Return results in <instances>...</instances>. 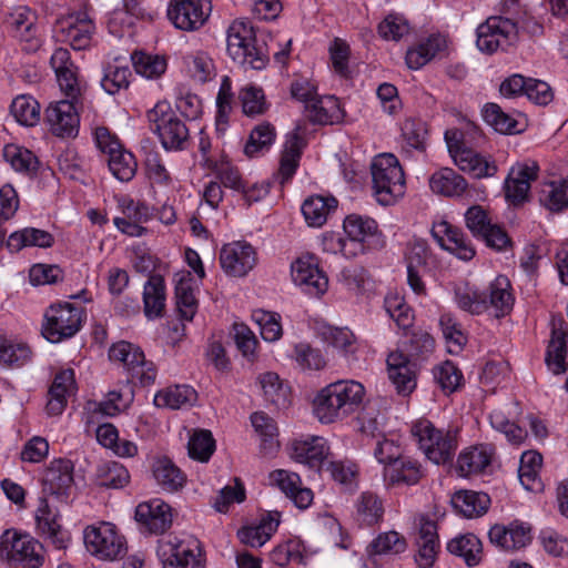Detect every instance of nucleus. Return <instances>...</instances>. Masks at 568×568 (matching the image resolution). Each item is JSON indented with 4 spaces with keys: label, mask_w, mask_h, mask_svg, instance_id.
Wrapping results in <instances>:
<instances>
[{
    "label": "nucleus",
    "mask_w": 568,
    "mask_h": 568,
    "mask_svg": "<svg viewBox=\"0 0 568 568\" xmlns=\"http://www.w3.org/2000/svg\"><path fill=\"white\" fill-rule=\"evenodd\" d=\"M407 548L406 539L397 531L390 530L379 534L367 547L369 556L386 555V554H400Z\"/></svg>",
    "instance_id": "obj_48"
},
{
    "label": "nucleus",
    "mask_w": 568,
    "mask_h": 568,
    "mask_svg": "<svg viewBox=\"0 0 568 568\" xmlns=\"http://www.w3.org/2000/svg\"><path fill=\"white\" fill-rule=\"evenodd\" d=\"M227 53L245 69L262 70L268 62L266 44L258 42L250 22L236 20L227 28Z\"/></svg>",
    "instance_id": "obj_3"
},
{
    "label": "nucleus",
    "mask_w": 568,
    "mask_h": 568,
    "mask_svg": "<svg viewBox=\"0 0 568 568\" xmlns=\"http://www.w3.org/2000/svg\"><path fill=\"white\" fill-rule=\"evenodd\" d=\"M385 307L399 328L407 329L413 325V310L398 296L386 297Z\"/></svg>",
    "instance_id": "obj_61"
},
{
    "label": "nucleus",
    "mask_w": 568,
    "mask_h": 568,
    "mask_svg": "<svg viewBox=\"0 0 568 568\" xmlns=\"http://www.w3.org/2000/svg\"><path fill=\"white\" fill-rule=\"evenodd\" d=\"M75 389L74 372L71 368L58 373L49 388V399L45 406L50 416L61 415L67 406V397Z\"/></svg>",
    "instance_id": "obj_23"
},
{
    "label": "nucleus",
    "mask_w": 568,
    "mask_h": 568,
    "mask_svg": "<svg viewBox=\"0 0 568 568\" xmlns=\"http://www.w3.org/2000/svg\"><path fill=\"white\" fill-rule=\"evenodd\" d=\"M3 156L16 171L29 173L37 170L38 160L33 153L27 149L9 144L3 149Z\"/></svg>",
    "instance_id": "obj_55"
},
{
    "label": "nucleus",
    "mask_w": 568,
    "mask_h": 568,
    "mask_svg": "<svg viewBox=\"0 0 568 568\" xmlns=\"http://www.w3.org/2000/svg\"><path fill=\"white\" fill-rule=\"evenodd\" d=\"M491 462V453L485 446H475L458 457V471L462 476L483 471Z\"/></svg>",
    "instance_id": "obj_43"
},
{
    "label": "nucleus",
    "mask_w": 568,
    "mask_h": 568,
    "mask_svg": "<svg viewBox=\"0 0 568 568\" xmlns=\"http://www.w3.org/2000/svg\"><path fill=\"white\" fill-rule=\"evenodd\" d=\"M133 65L136 73L148 79L160 77L166 69V62L163 58L144 53L133 57Z\"/></svg>",
    "instance_id": "obj_62"
},
{
    "label": "nucleus",
    "mask_w": 568,
    "mask_h": 568,
    "mask_svg": "<svg viewBox=\"0 0 568 568\" xmlns=\"http://www.w3.org/2000/svg\"><path fill=\"white\" fill-rule=\"evenodd\" d=\"M31 351L26 344L3 342L0 344V364L21 366L30 359Z\"/></svg>",
    "instance_id": "obj_63"
},
{
    "label": "nucleus",
    "mask_w": 568,
    "mask_h": 568,
    "mask_svg": "<svg viewBox=\"0 0 568 568\" xmlns=\"http://www.w3.org/2000/svg\"><path fill=\"white\" fill-rule=\"evenodd\" d=\"M176 308L181 318L192 321L197 311V301L189 281L180 280L175 286Z\"/></svg>",
    "instance_id": "obj_56"
},
{
    "label": "nucleus",
    "mask_w": 568,
    "mask_h": 568,
    "mask_svg": "<svg viewBox=\"0 0 568 568\" xmlns=\"http://www.w3.org/2000/svg\"><path fill=\"white\" fill-rule=\"evenodd\" d=\"M455 301L458 307L473 315L483 314L488 310L487 294L469 288H456Z\"/></svg>",
    "instance_id": "obj_52"
},
{
    "label": "nucleus",
    "mask_w": 568,
    "mask_h": 568,
    "mask_svg": "<svg viewBox=\"0 0 568 568\" xmlns=\"http://www.w3.org/2000/svg\"><path fill=\"white\" fill-rule=\"evenodd\" d=\"M53 241L52 234L44 230L26 227L21 231L13 232L9 236L7 245L11 251L19 252L26 246L51 247Z\"/></svg>",
    "instance_id": "obj_37"
},
{
    "label": "nucleus",
    "mask_w": 568,
    "mask_h": 568,
    "mask_svg": "<svg viewBox=\"0 0 568 568\" xmlns=\"http://www.w3.org/2000/svg\"><path fill=\"white\" fill-rule=\"evenodd\" d=\"M10 110L14 119L23 125H34L40 119V104L30 95L17 97Z\"/></svg>",
    "instance_id": "obj_49"
},
{
    "label": "nucleus",
    "mask_w": 568,
    "mask_h": 568,
    "mask_svg": "<svg viewBox=\"0 0 568 568\" xmlns=\"http://www.w3.org/2000/svg\"><path fill=\"white\" fill-rule=\"evenodd\" d=\"M448 552L462 557L468 567L477 566L483 558V545L474 534L458 535L446 546Z\"/></svg>",
    "instance_id": "obj_29"
},
{
    "label": "nucleus",
    "mask_w": 568,
    "mask_h": 568,
    "mask_svg": "<svg viewBox=\"0 0 568 568\" xmlns=\"http://www.w3.org/2000/svg\"><path fill=\"white\" fill-rule=\"evenodd\" d=\"M333 395L336 398V406L339 407L344 418L356 412L364 399L365 388L356 381H337L331 383Z\"/></svg>",
    "instance_id": "obj_26"
},
{
    "label": "nucleus",
    "mask_w": 568,
    "mask_h": 568,
    "mask_svg": "<svg viewBox=\"0 0 568 568\" xmlns=\"http://www.w3.org/2000/svg\"><path fill=\"white\" fill-rule=\"evenodd\" d=\"M260 382L266 400L277 407L286 405L287 388L282 384L277 374L265 373L261 376Z\"/></svg>",
    "instance_id": "obj_58"
},
{
    "label": "nucleus",
    "mask_w": 568,
    "mask_h": 568,
    "mask_svg": "<svg viewBox=\"0 0 568 568\" xmlns=\"http://www.w3.org/2000/svg\"><path fill=\"white\" fill-rule=\"evenodd\" d=\"M454 508L467 518H475L487 513L490 498L485 493L460 490L452 497Z\"/></svg>",
    "instance_id": "obj_28"
},
{
    "label": "nucleus",
    "mask_w": 568,
    "mask_h": 568,
    "mask_svg": "<svg viewBox=\"0 0 568 568\" xmlns=\"http://www.w3.org/2000/svg\"><path fill=\"white\" fill-rule=\"evenodd\" d=\"M343 227L349 241L361 244L362 250H364L363 243L374 236L378 230L374 219L356 214L346 216Z\"/></svg>",
    "instance_id": "obj_39"
},
{
    "label": "nucleus",
    "mask_w": 568,
    "mask_h": 568,
    "mask_svg": "<svg viewBox=\"0 0 568 568\" xmlns=\"http://www.w3.org/2000/svg\"><path fill=\"white\" fill-rule=\"evenodd\" d=\"M184 63L189 75L196 82L205 83L216 74L214 62L206 52L189 54L184 58Z\"/></svg>",
    "instance_id": "obj_44"
},
{
    "label": "nucleus",
    "mask_w": 568,
    "mask_h": 568,
    "mask_svg": "<svg viewBox=\"0 0 568 568\" xmlns=\"http://www.w3.org/2000/svg\"><path fill=\"white\" fill-rule=\"evenodd\" d=\"M337 207V200L333 196H310L302 204V213L310 226H322L328 214Z\"/></svg>",
    "instance_id": "obj_34"
},
{
    "label": "nucleus",
    "mask_w": 568,
    "mask_h": 568,
    "mask_svg": "<svg viewBox=\"0 0 568 568\" xmlns=\"http://www.w3.org/2000/svg\"><path fill=\"white\" fill-rule=\"evenodd\" d=\"M416 545L418 548L416 562L420 568H430L439 549L437 525L435 521L429 519L422 520Z\"/></svg>",
    "instance_id": "obj_25"
},
{
    "label": "nucleus",
    "mask_w": 568,
    "mask_h": 568,
    "mask_svg": "<svg viewBox=\"0 0 568 568\" xmlns=\"http://www.w3.org/2000/svg\"><path fill=\"white\" fill-rule=\"evenodd\" d=\"M144 313L148 318L162 317L165 307V285L161 275H151L143 291Z\"/></svg>",
    "instance_id": "obj_30"
},
{
    "label": "nucleus",
    "mask_w": 568,
    "mask_h": 568,
    "mask_svg": "<svg viewBox=\"0 0 568 568\" xmlns=\"http://www.w3.org/2000/svg\"><path fill=\"white\" fill-rule=\"evenodd\" d=\"M135 519L152 534H163L172 525V513L169 504L161 499L141 503L135 509Z\"/></svg>",
    "instance_id": "obj_19"
},
{
    "label": "nucleus",
    "mask_w": 568,
    "mask_h": 568,
    "mask_svg": "<svg viewBox=\"0 0 568 568\" xmlns=\"http://www.w3.org/2000/svg\"><path fill=\"white\" fill-rule=\"evenodd\" d=\"M566 355V333L561 328L554 327L546 352L547 367L556 375L564 374L567 371Z\"/></svg>",
    "instance_id": "obj_36"
},
{
    "label": "nucleus",
    "mask_w": 568,
    "mask_h": 568,
    "mask_svg": "<svg viewBox=\"0 0 568 568\" xmlns=\"http://www.w3.org/2000/svg\"><path fill=\"white\" fill-rule=\"evenodd\" d=\"M156 483L168 491H178L186 480L182 470L166 457L158 458L152 466Z\"/></svg>",
    "instance_id": "obj_33"
},
{
    "label": "nucleus",
    "mask_w": 568,
    "mask_h": 568,
    "mask_svg": "<svg viewBox=\"0 0 568 568\" xmlns=\"http://www.w3.org/2000/svg\"><path fill=\"white\" fill-rule=\"evenodd\" d=\"M483 116L499 133L513 134L521 131L518 129L517 120L505 113L496 103H487L483 109Z\"/></svg>",
    "instance_id": "obj_47"
},
{
    "label": "nucleus",
    "mask_w": 568,
    "mask_h": 568,
    "mask_svg": "<svg viewBox=\"0 0 568 568\" xmlns=\"http://www.w3.org/2000/svg\"><path fill=\"white\" fill-rule=\"evenodd\" d=\"M150 129L166 151L187 148L190 131L185 122L165 102H159L148 112Z\"/></svg>",
    "instance_id": "obj_5"
},
{
    "label": "nucleus",
    "mask_w": 568,
    "mask_h": 568,
    "mask_svg": "<svg viewBox=\"0 0 568 568\" xmlns=\"http://www.w3.org/2000/svg\"><path fill=\"white\" fill-rule=\"evenodd\" d=\"M374 195L382 205H393L405 193L404 171L390 153L375 156L371 164Z\"/></svg>",
    "instance_id": "obj_4"
},
{
    "label": "nucleus",
    "mask_w": 568,
    "mask_h": 568,
    "mask_svg": "<svg viewBox=\"0 0 568 568\" xmlns=\"http://www.w3.org/2000/svg\"><path fill=\"white\" fill-rule=\"evenodd\" d=\"M253 320L258 325L261 336L266 342H275L282 336L280 315L260 310L253 313Z\"/></svg>",
    "instance_id": "obj_60"
},
{
    "label": "nucleus",
    "mask_w": 568,
    "mask_h": 568,
    "mask_svg": "<svg viewBox=\"0 0 568 568\" xmlns=\"http://www.w3.org/2000/svg\"><path fill=\"white\" fill-rule=\"evenodd\" d=\"M84 545L87 550L99 559L116 560L126 552V541L111 523H101L89 526L84 530Z\"/></svg>",
    "instance_id": "obj_9"
},
{
    "label": "nucleus",
    "mask_w": 568,
    "mask_h": 568,
    "mask_svg": "<svg viewBox=\"0 0 568 568\" xmlns=\"http://www.w3.org/2000/svg\"><path fill=\"white\" fill-rule=\"evenodd\" d=\"M434 379L443 392L450 394L462 385L463 374L450 361L437 365L433 369Z\"/></svg>",
    "instance_id": "obj_54"
},
{
    "label": "nucleus",
    "mask_w": 568,
    "mask_h": 568,
    "mask_svg": "<svg viewBox=\"0 0 568 568\" xmlns=\"http://www.w3.org/2000/svg\"><path fill=\"white\" fill-rule=\"evenodd\" d=\"M435 348L433 336L422 329L413 331L406 343L407 354L397 351L387 357L388 377L398 394L408 395L416 387V363L413 358L424 357Z\"/></svg>",
    "instance_id": "obj_1"
},
{
    "label": "nucleus",
    "mask_w": 568,
    "mask_h": 568,
    "mask_svg": "<svg viewBox=\"0 0 568 568\" xmlns=\"http://www.w3.org/2000/svg\"><path fill=\"white\" fill-rule=\"evenodd\" d=\"M329 447L323 437L313 436L305 440L294 442L291 457L307 465L312 469H322L328 458Z\"/></svg>",
    "instance_id": "obj_20"
},
{
    "label": "nucleus",
    "mask_w": 568,
    "mask_h": 568,
    "mask_svg": "<svg viewBox=\"0 0 568 568\" xmlns=\"http://www.w3.org/2000/svg\"><path fill=\"white\" fill-rule=\"evenodd\" d=\"M517 22L503 17H489L477 28V48L481 52L494 53L498 49L507 50L518 40Z\"/></svg>",
    "instance_id": "obj_10"
},
{
    "label": "nucleus",
    "mask_w": 568,
    "mask_h": 568,
    "mask_svg": "<svg viewBox=\"0 0 568 568\" xmlns=\"http://www.w3.org/2000/svg\"><path fill=\"white\" fill-rule=\"evenodd\" d=\"M483 140L479 128L474 124H468L466 131L449 129L445 132V141L455 164L477 179L493 176L497 172L494 163L474 150Z\"/></svg>",
    "instance_id": "obj_2"
},
{
    "label": "nucleus",
    "mask_w": 568,
    "mask_h": 568,
    "mask_svg": "<svg viewBox=\"0 0 568 568\" xmlns=\"http://www.w3.org/2000/svg\"><path fill=\"white\" fill-rule=\"evenodd\" d=\"M280 524V513L270 511L264 515L258 525L245 526L237 531V537L246 546H263L276 530Z\"/></svg>",
    "instance_id": "obj_27"
},
{
    "label": "nucleus",
    "mask_w": 568,
    "mask_h": 568,
    "mask_svg": "<svg viewBox=\"0 0 568 568\" xmlns=\"http://www.w3.org/2000/svg\"><path fill=\"white\" fill-rule=\"evenodd\" d=\"M314 414L322 424H332L344 419L341 408L336 406L329 384L322 388L314 398Z\"/></svg>",
    "instance_id": "obj_42"
},
{
    "label": "nucleus",
    "mask_w": 568,
    "mask_h": 568,
    "mask_svg": "<svg viewBox=\"0 0 568 568\" xmlns=\"http://www.w3.org/2000/svg\"><path fill=\"white\" fill-rule=\"evenodd\" d=\"M302 126L296 125L293 132L288 133L281 155L278 175L281 184L286 183L296 172L300 159L306 141L301 135Z\"/></svg>",
    "instance_id": "obj_21"
},
{
    "label": "nucleus",
    "mask_w": 568,
    "mask_h": 568,
    "mask_svg": "<svg viewBox=\"0 0 568 568\" xmlns=\"http://www.w3.org/2000/svg\"><path fill=\"white\" fill-rule=\"evenodd\" d=\"M43 546L28 534L7 529L0 539V559L12 568H39L42 566Z\"/></svg>",
    "instance_id": "obj_6"
},
{
    "label": "nucleus",
    "mask_w": 568,
    "mask_h": 568,
    "mask_svg": "<svg viewBox=\"0 0 568 568\" xmlns=\"http://www.w3.org/2000/svg\"><path fill=\"white\" fill-rule=\"evenodd\" d=\"M45 121L57 136L72 138L78 134L79 115L73 101L61 100L50 103L45 110Z\"/></svg>",
    "instance_id": "obj_14"
},
{
    "label": "nucleus",
    "mask_w": 568,
    "mask_h": 568,
    "mask_svg": "<svg viewBox=\"0 0 568 568\" xmlns=\"http://www.w3.org/2000/svg\"><path fill=\"white\" fill-rule=\"evenodd\" d=\"M156 554L163 568H204L200 556L194 554V548L175 536L161 539Z\"/></svg>",
    "instance_id": "obj_11"
},
{
    "label": "nucleus",
    "mask_w": 568,
    "mask_h": 568,
    "mask_svg": "<svg viewBox=\"0 0 568 568\" xmlns=\"http://www.w3.org/2000/svg\"><path fill=\"white\" fill-rule=\"evenodd\" d=\"M197 399V393L189 385H175L160 390L154 397L158 407L180 409L192 406Z\"/></svg>",
    "instance_id": "obj_32"
},
{
    "label": "nucleus",
    "mask_w": 568,
    "mask_h": 568,
    "mask_svg": "<svg viewBox=\"0 0 568 568\" xmlns=\"http://www.w3.org/2000/svg\"><path fill=\"white\" fill-rule=\"evenodd\" d=\"M538 165L532 163L513 166L505 181V195L514 205L524 203L528 199L531 181L537 179Z\"/></svg>",
    "instance_id": "obj_17"
},
{
    "label": "nucleus",
    "mask_w": 568,
    "mask_h": 568,
    "mask_svg": "<svg viewBox=\"0 0 568 568\" xmlns=\"http://www.w3.org/2000/svg\"><path fill=\"white\" fill-rule=\"evenodd\" d=\"M383 506L378 497L369 491L363 493L357 503V515L362 523L371 526L383 516Z\"/></svg>",
    "instance_id": "obj_59"
},
{
    "label": "nucleus",
    "mask_w": 568,
    "mask_h": 568,
    "mask_svg": "<svg viewBox=\"0 0 568 568\" xmlns=\"http://www.w3.org/2000/svg\"><path fill=\"white\" fill-rule=\"evenodd\" d=\"M95 26L87 12H75L61 22L62 40L70 43L73 50L90 47Z\"/></svg>",
    "instance_id": "obj_15"
},
{
    "label": "nucleus",
    "mask_w": 568,
    "mask_h": 568,
    "mask_svg": "<svg viewBox=\"0 0 568 568\" xmlns=\"http://www.w3.org/2000/svg\"><path fill=\"white\" fill-rule=\"evenodd\" d=\"M201 2L193 0H171L168 7V18L175 28L183 31L200 29L206 21Z\"/></svg>",
    "instance_id": "obj_16"
},
{
    "label": "nucleus",
    "mask_w": 568,
    "mask_h": 568,
    "mask_svg": "<svg viewBox=\"0 0 568 568\" xmlns=\"http://www.w3.org/2000/svg\"><path fill=\"white\" fill-rule=\"evenodd\" d=\"M108 165L113 176L121 182L131 181L138 169L134 155L123 148L108 156Z\"/></svg>",
    "instance_id": "obj_46"
},
{
    "label": "nucleus",
    "mask_w": 568,
    "mask_h": 568,
    "mask_svg": "<svg viewBox=\"0 0 568 568\" xmlns=\"http://www.w3.org/2000/svg\"><path fill=\"white\" fill-rule=\"evenodd\" d=\"M429 186L437 194L459 196L467 189V182L453 169L443 168L430 176Z\"/></svg>",
    "instance_id": "obj_31"
},
{
    "label": "nucleus",
    "mask_w": 568,
    "mask_h": 568,
    "mask_svg": "<svg viewBox=\"0 0 568 568\" xmlns=\"http://www.w3.org/2000/svg\"><path fill=\"white\" fill-rule=\"evenodd\" d=\"M98 484L101 487L120 489L130 483V474L128 469L118 462H106L99 466Z\"/></svg>",
    "instance_id": "obj_45"
},
{
    "label": "nucleus",
    "mask_w": 568,
    "mask_h": 568,
    "mask_svg": "<svg viewBox=\"0 0 568 568\" xmlns=\"http://www.w3.org/2000/svg\"><path fill=\"white\" fill-rule=\"evenodd\" d=\"M510 283L506 276H498L489 286L488 308L495 310V316H505L513 307L514 298L509 292Z\"/></svg>",
    "instance_id": "obj_38"
},
{
    "label": "nucleus",
    "mask_w": 568,
    "mask_h": 568,
    "mask_svg": "<svg viewBox=\"0 0 568 568\" xmlns=\"http://www.w3.org/2000/svg\"><path fill=\"white\" fill-rule=\"evenodd\" d=\"M432 233L443 248L454 253L458 258L469 261L475 256V248L466 234L448 222L436 224Z\"/></svg>",
    "instance_id": "obj_18"
},
{
    "label": "nucleus",
    "mask_w": 568,
    "mask_h": 568,
    "mask_svg": "<svg viewBox=\"0 0 568 568\" xmlns=\"http://www.w3.org/2000/svg\"><path fill=\"white\" fill-rule=\"evenodd\" d=\"M44 490L52 495L67 494L73 484V463L67 458L53 459L42 478Z\"/></svg>",
    "instance_id": "obj_22"
},
{
    "label": "nucleus",
    "mask_w": 568,
    "mask_h": 568,
    "mask_svg": "<svg viewBox=\"0 0 568 568\" xmlns=\"http://www.w3.org/2000/svg\"><path fill=\"white\" fill-rule=\"evenodd\" d=\"M37 528L39 532L48 538L57 549H65L70 539L67 530H63L57 521V515L50 509L44 498L40 499V505L36 513Z\"/></svg>",
    "instance_id": "obj_24"
},
{
    "label": "nucleus",
    "mask_w": 568,
    "mask_h": 568,
    "mask_svg": "<svg viewBox=\"0 0 568 568\" xmlns=\"http://www.w3.org/2000/svg\"><path fill=\"white\" fill-rule=\"evenodd\" d=\"M542 457L536 452L524 453L518 469L519 480L528 490H535L538 486V471L541 467Z\"/></svg>",
    "instance_id": "obj_51"
},
{
    "label": "nucleus",
    "mask_w": 568,
    "mask_h": 568,
    "mask_svg": "<svg viewBox=\"0 0 568 568\" xmlns=\"http://www.w3.org/2000/svg\"><path fill=\"white\" fill-rule=\"evenodd\" d=\"M275 129L271 123L256 125L244 146V152L248 156H254L257 152L267 149L275 139Z\"/></svg>",
    "instance_id": "obj_57"
},
{
    "label": "nucleus",
    "mask_w": 568,
    "mask_h": 568,
    "mask_svg": "<svg viewBox=\"0 0 568 568\" xmlns=\"http://www.w3.org/2000/svg\"><path fill=\"white\" fill-rule=\"evenodd\" d=\"M423 473L417 462L400 457L395 463L384 468V477L390 484L415 485L422 478Z\"/></svg>",
    "instance_id": "obj_35"
},
{
    "label": "nucleus",
    "mask_w": 568,
    "mask_h": 568,
    "mask_svg": "<svg viewBox=\"0 0 568 568\" xmlns=\"http://www.w3.org/2000/svg\"><path fill=\"white\" fill-rule=\"evenodd\" d=\"M189 456L205 463L215 450V440L207 429L195 430L187 443Z\"/></svg>",
    "instance_id": "obj_50"
},
{
    "label": "nucleus",
    "mask_w": 568,
    "mask_h": 568,
    "mask_svg": "<svg viewBox=\"0 0 568 568\" xmlns=\"http://www.w3.org/2000/svg\"><path fill=\"white\" fill-rule=\"evenodd\" d=\"M292 278L312 296L323 295L328 287V278L313 256L297 258L292 264Z\"/></svg>",
    "instance_id": "obj_13"
},
{
    "label": "nucleus",
    "mask_w": 568,
    "mask_h": 568,
    "mask_svg": "<svg viewBox=\"0 0 568 568\" xmlns=\"http://www.w3.org/2000/svg\"><path fill=\"white\" fill-rule=\"evenodd\" d=\"M220 263L226 274L241 277L254 267L256 253L246 242L229 243L220 252Z\"/></svg>",
    "instance_id": "obj_12"
},
{
    "label": "nucleus",
    "mask_w": 568,
    "mask_h": 568,
    "mask_svg": "<svg viewBox=\"0 0 568 568\" xmlns=\"http://www.w3.org/2000/svg\"><path fill=\"white\" fill-rule=\"evenodd\" d=\"M320 335L324 342L338 349L344 356L356 352V337L347 327L324 325L320 329Z\"/></svg>",
    "instance_id": "obj_41"
},
{
    "label": "nucleus",
    "mask_w": 568,
    "mask_h": 568,
    "mask_svg": "<svg viewBox=\"0 0 568 568\" xmlns=\"http://www.w3.org/2000/svg\"><path fill=\"white\" fill-rule=\"evenodd\" d=\"M83 310L63 302L51 305L44 314L42 335L51 343L74 336L82 325Z\"/></svg>",
    "instance_id": "obj_8"
},
{
    "label": "nucleus",
    "mask_w": 568,
    "mask_h": 568,
    "mask_svg": "<svg viewBox=\"0 0 568 568\" xmlns=\"http://www.w3.org/2000/svg\"><path fill=\"white\" fill-rule=\"evenodd\" d=\"M539 202L551 212L568 207V180L545 183L539 192Z\"/></svg>",
    "instance_id": "obj_40"
},
{
    "label": "nucleus",
    "mask_w": 568,
    "mask_h": 568,
    "mask_svg": "<svg viewBox=\"0 0 568 568\" xmlns=\"http://www.w3.org/2000/svg\"><path fill=\"white\" fill-rule=\"evenodd\" d=\"M251 422L256 433H258L260 436L264 437L262 443V449L266 454L273 453L278 447V444L275 440V437L277 435V427L274 420L266 414L256 412L252 414Z\"/></svg>",
    "instance_id": "obj_53"
},
{
    "label": "nucleus",
    "mask_w": 568,
    "mask_h": 568,
    "mask_svg": "<svg viewBox=\"0 0 568 568\" xmlns=\"http://www.w3.org/2000/svg\"><path fill=\"white\" fill-rule=\"evenodd\" d=\"M131 70L129 67H109L101 80V85L109 94H115L121 89L129 87V77Z\"/></svg>",
    "instance_id": "obj_64"
},
{
    "label": "nucleus",
    "mask_w": 568,
    "mask_h": 568,
    "mask_svg": "<svg viewBox=\"0 0 568 568\" xmlns=\"http://www.w3.org/2000/svg\"><path fill=\"white\" fill-rule=\"evenodd\" d=\"M412 434L426 457L436 465L446 464L453 459L457 443L449 432L444 433L429 420L420 419L413 425Z\"/></svg>",
    "instance_id": "obj_7"
}]
</instances>
